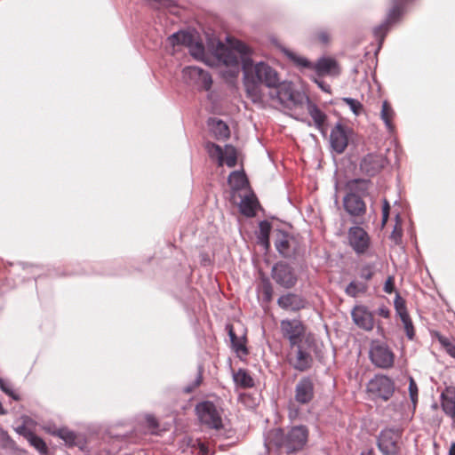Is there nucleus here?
Returning a JSON list of instances; mask_svg holds the SVG:
<instances>
[{
	"label": "nucleus",
	"mask_w": 455,
	"mask_h": 455,
	"mask_svg": "<svg viewBox=\"0 0 455 455\" xmlns=\"http://www.w3.org/2000/svg\"><path fill=\"white\" fill-rule=\"evenodd\" d=\"M388 164L387 159L381 154H368L360 164V169L367 176L373 177L380 172Z\"/></svg>",
	"instance_id": "ddd939ff"
},
{
	"label": "nucleus",
	"mask_w": 455,
	"mask_h": 455,
	"mask_svg": "<svg viewBox=\"0 0 455 455\" xmlns=\"http://www.w3.org/2000/svg\"><path fill=\"white\" fill-rule=\"evenodd\" d=\"M200 422L209 428L220 430L223 427L220 412L212 402L204 401L196 406Z\"/></svg>",
	"instance_id": "423d86ee"
},
{
	"label": "nucleus",
	"mask_w": 455,
	"mask_h": 455,
	"mask_svg": "<svg viewBox=\"0 0 455 455\" xmlns=\"http://www.w3.org/2000/svg\"><path fill=\"white\" fill-rule=\"evenodd\" d=\"M390 212V205L387 199H384L382 207V226H385L387 222Z\"/></svg>",
	"instance_id": "8fccbe9b"
},
{
	"label": "nucleus",
	"mask_w": 455,
	"mask_h": 455,
	"mask_svg": "<svg viewBox=\"0 0 455 455\" xmlns=\"http://www.w3.org/2000/svg\"><path fill=\"white\" fill-rule=\"evenodd\" d=\"M275 246L278 252L284 258L293 257L298 250L296 240L282 231H278L275 235Z\"/></svg>",
	"instance_id": "dca6fc26"
},
{
	"label": "nucleus",
	"mask_w": 455,
	"mask_h": 455,
	"mask_svg": "<svg viewBox=\"0 0 455 455\" xmlns=\"http://www.w3.org/2000/svg\"><path fill=\"white\" fill-rule=\"evenodd\" d=\"M337 68V61L331 58H322L315 64L312 65V69L321 76L331 73L338 74Z\"/></svg>",
	"instance_id": "393cba45"
},
{
	"label": "nucleus",
	"mask_w": 455,
	"mask_h": 455,
	"mask_svg": "<svg viewBox=\"0 0 455 455\" xmlns=\"http://www.w3.org/2000/svg\"><path fill=\"white\" fill-rule=\"evenodd\" d=\"M367 291V285L363 283L351 282L346 288V293L350 297H356L359 293H364Z\"/></svg>",
	"instance_id": "e433bc0d"
},
{
	"label": "nucleus",
	"mask_w": 455,
	"mask_h": 455,
	"mask_svg": "<svg viewBox=\"0 0 455 455\" xmlns=\"http://www.w3.org/2000/svg\"><path fill=\"white\" fill-rule=\"evenodd\" d=\"M308 434V428L303 425L287 430L274 428L268 432L266 444L268 450L275 449L286 454L296 453L306 446Z\"/></svg>",
	"instance_id": "f03ea898"
},
{
	"label": "nucleus",
	"mask_w": 455,
	"mask_h": 455,
	"mask_svg": "<svg viewBox=\"0 0 455 455\" xmlns=\"http://www.w3.org/2000/svg\"><path fill=\"white\" fill-rule=\"evenodd\" d=\"M246 182L245 174L242 172L235 171L228 177L229 185L235 190L243 188Z\"/></svg>",
	"instance_id": "72a5a7b5"
},
{
	"label": "nucleus",
	"mask_w": 455,
	"mask_h": 455,
	"mask_svg": "<svg viewBox=\"0 0 455 455\" xmlns=\"http://www.w3.org/2000/svg\"><path fill=\"white\" fill-rule=\"evenodd\" d=\"M17 433L28 441L35 434L26 426H20L16 429Z\"/></svg>",
	"instance_id": "3c124183"
},
{
	"label": "nucleus",
	"mask_w": 455,
	"mask_h": 455,
	"mask_svg": "<svg viewBox=\"0 0 455 455\" xmlns=\"http://www.w3.org/2000/svg\"><path fill=\"white\" fill-rule=\"evenodd\" d=\"M146 420H147L148 427L149 429L152 430V433H154V434L156 433V430L158 427L157 419L154 416L148 415V416H147Z\"/></svg>",
	"instance_id": "864d4df0"
},
{
	"label": "nucleus",
	"mask_w": 455,
	"mask_h": 455,
	"mask_svg": "<svg viewBox=\"0 0 455 455\" xmlns=\"http://www.w3.org/2000/svg\"><path fill=\"white\" fill-rule=\"evenodd\" d=\"M374 275V266L372 264H365L360 268V277L368 281Z\"/></svg>",
	"instance_id": "37998d69"
},
{
	"label": "nucleus",
	"mask_w": 455,
	"mask_h": 455,
	"mask_svg": "<svg viewBox=\"0 0 455 455\" xmlns=\"http://www.w3.org/2000/svg\"><path fill=\"white\" fill-rule=\"evenodd\" d=\"M262 292H263V295L265 297V299L267 301H270L271 299H272L273 290H272V287H271V285L269 283H266V284L263 285Z\"/></svg>",
	"instance_id": "5fc2aeb1"
},
{
	"label": "nucleus",
	"mask_w": 455,
	"mask_h": 455,
	"mask_svg": "<svg viewBox=\"0 0 455 455\" xmlns=\"http://www.w3.org/2000/svg\"><path fill=\"white\" fill-rule=\"evenodd\" d=\"M307 110L316 128L323 131L327 119L326 115L315 104H309Z\"/></svg>",
	"instance_id": "c85d7f7f"
},
{
	"label": "nucleus",
	"mask_w": 455,
	"mask_h": 455,
	"mask_svg": "<svg viewBox=\"0 0 455 455\" xmlns=\"http://www.w3.org/2000/svg\"><path fill=\"white\" fill-rule=\"evenodd\" d=\"M275 89V92L270 96L273 100H276L283 107L294 108L302 106L305 100V95L292 87L290 82H280Z\"/></svg>",
	"instance_id": "20e7f679"
},
{
	"label": "nucleus",
	"mask_w": 455,
	"mask_h": 455,
	"mask_svg": "<svg viewBox=\"0 0 455 455\" xmlns=\"http://www.w3.org/2000/svg\"><path fill=\"white\" fill-rule=\"evenodd\" d=\"M361 455H375L373 450H369L365 452H363Z\"/></svg>",
	"instance_id": "052dcab7"
},
{
	"label": "nucleus",
	"mask_w": 455,
	"mask_h": 455,
	"mask_svg": "<svg viewBox=\"0 0 455 455\" xmlns=\"http://www.w3.org/2000/svg\"><path fill=\"white\" fill-rule=\"evenodd\" d=\"M317 84H318V85H319V86H320L323 91L328 92V89L324 86V84H323V82H321V83L317 82Z\"/></svg>",
	"instance_id": "e2e57ef3"
},
{
	"label": "nucleus",
	"mask_w": 455,
	"mask_h": 455,
	"mask_svg": "<svg viewBox=\"0 0 455 455\" xmlns=\"http://www.w3.org/2000/svg\"><path fill=\"white\" fill-rule=\"evenodd\" d=\"M259 230L258 234L259 243H260L266 251L270 247L269 235L272 228L271 224L263 220L259 222Z\"/></svg>",
	"instance_id": "c756f323"
},
{
	"label": "nucleus",
	"mask_w": 455,
	"mask_h": 455,
	"mask_svg": "<svg viewBox=\"0 0 455 455\" xmlns=\"http://www.w3.org/2000/svg\"><path fill=\"white\" fill-rule=\"evenodd\" d=\"M409 392L411 399L413 403L417 401L418 398V387L416 382L413 380V379H411L410 385H409Z\"/></svg>",
	"instance_id": "09e8293b"
},
{
	"label": "nucleus",
	"mask_w": 455,
	"mask_h": 455,
	"mask_svg": "<svg viewBox=\"0 0 455 455\" xmlns=\"http://www.w3.org/2000/svg\"><path fill=\"white\" fill-rule=\"evenodd\" d=\"M233 377L235 384L241 387L249 388L254 386L252 378L245 370L239 369L236 372L234 373Z\"/></svg>",
	"instance_id": "2f4dec72"
},
{
	"label": "nucleus",
	"mask_w": 455,
	"mask_h": 455,
	"mask_svg": "<svg viewBox=\"0 0 455 455\" xmlns=\"http://www.w3.org/2000/svg\"><path fill=\"white\" fill-rule=\"evenodd\" d=\"M170 44L173 46L176 45H190L192 43V36L190 34L180 31L169 37Z\"/></svg>",
	"instance_id": "f704fd0d"
},
{
	"label": "nucleus",
	"mask_w": 455,
	"mask_h": 455,
	"mask_svg": "<svg viewBox=\"0 0 455 455\" xmlns=\"http://www.w3.org/2000/svg\"><path fill=\"white\" fill-rule=\"evenodd\" d=\"M204 48L202 44H196L194 47H193V52H192V54L196 57H199V56H202L204 55Z\"/></svg>",
	"instance_id": "6e6d98bb"
},
{
	"label": "nucleus",
	"mask_w": 455,
	"mask_h": 455,
	"mask_svg": "<svg viewBox=\"0 0 455 455\" xmlns=\"http://www.w3.org/2000/svg\"><path fill=\"white\" fill-rule=\"evenodd\" d=\"M192 448H197L199 450L197 455H208L209 449L208 446L203 443L200 439L190 440L188 443Z\"/></svg>",
	"instance_id": "c03bdc74"
},
{
	"label": "nucleus",
	"mask_w": 455,
	"mask_h": 455,
	"mask_svg": "<svg viewBox=\"0 0 455 455\" xmlns=\"http://www.w3.org/2000/svg\"><path fill=\"white\" fill-rule=\"evenodd\" d=\"M354 323L364 331H371L374 327L373 315L365 306H355L351 312Z\"/></svg>",
	"instance_id": "a211bd4d"
},
{
	"label": "nucleus",
	"mask_w": 455,
	"mask_h": 455,
	"mask_svg": "<svg viewBox=\"0 0 455 455\" xmlns=\"http://www.w3.org/2000/svg\"><path fill=\"white\" fill-rule=\"evenodd\" d=\"M441 406L443 412L455 423V387H448L441 394Z\"/></svg>",
	"instance_id": "4be33fe9"
},
{
	"label": "nucleus",
	"mask_w": 455,
	"mask_h": 455,
	"mask_svg": "<svg viewBox=\"0 0 455 455\" xmlns=\"http://www.w3.org/2000/svg\"><path fill=\"white\" fill-rule=\"evenodd\" d=\"M259 201L254 194L244 196L240 204V211L246 217H254Z\"/></svg>",
	"instance_id": "a878e982"
},
{
	"label": "nucleus",
	"mask_w": 455,
	"mask_h": 455,
	"mask_svg": "<svg viewBox=\"0 0 455 455\" xmlns=\"http://www.w3.org/2000/svg\"><path fill=\"white\" fill-rule=\"evenodd\" d=\"M287 360L290 365L299 371H307L312 367L313 357L312 355L302 349L300 344L294 348L290 347V352L287 355Z\"/></svg>",
	"instance_id": "9b49d317"
},
{
	"label": "nucleus",
	"mask_w": 455,
	"mask_h": 455,
	"mask_svg": "<svg viewBox=\"0 0 455 455\" xmlns=\"http://www.w3.org/2000/svg\"><path fill=\"white\" fill-rule=\"evenodd\" d=\"M54 435L63 439L68 445L75 444L76 440V434L68 428H60L54 432Z\"/></svg>",
	"instance_id": "4c0bfd02"
},
{
	"label": "nucleus",
	"mask_w": 455,
	"mask_h": 455,
	"mask_svg": "<svg viewBox=\"0 0 455 455\" xmlns=\"http://www.w3.org/2000/svg\"><path fill=\"white\" fill-rule=\"evenodd\" d=\"M31 446L37 450L41 454L47 453V445L44 441L36 434L28 441Z\"/></svg>",
	"instance_id": "ea45409f"
},
{
	"label": "nucleus",
	"mask_w": 455,
	"mask_h": 455,
	"mask_svg": "<svg viewBox=\"0 0 455 455\" xmlns=\"http://www.w3.org/2000/svg\"><path fill=\"white\" fill-rule=\"evenodd\" d=\"M277 304L286 311L297 312L306 307V300L300 295L287 293L277 299Z\"/></svg>",
	"instance_id": "412c9836"
},
{
	"label": "nucleus",
	"mask_w": 455,
	"mask_h": 455,
	"mask_svg": "<svg viewBox=\"0 0 455 455\" xmlns=\"http://www.w3.org/2000/svg\"><path fill=\"white\" fill-rule=\"evenodd\" d=\"M205 148L210 157L216 158L218 165L222 166L224 164V152L222 148L212 142H208Z\"/></svg>",
	"instance_id": "473e14b6"
},
{
	"label": "nucleus",
	"mask_w": 455,
	"mask_h": 455,
	"mask_svg": "<svg viewBox=\"0 0 455 455\" xmlns=\"http://www.w3.org/2000/svg\"><path fill=\"white\" fill-rule=\"evenodd\" d=\"M184 77L201 90L208 91L212 84L210 74L198 67H188L183 69Z\"/></svg>",
	"instance_id": "f8f14e48"
},
{
	"label": "nucleus",
	"mask_w": 455,
	"mask_h": 455,
	"mask_svg": "<svg viewBox=\"0 0 455 455\" xmlns=\"http://www.w3.org/2000/svg\"><path fill=\"white\" fill-rule=\"evenodd\" d=\"M378 315L379 316H381V317H384V318H389L390 317V311H389V309L386 306H383V307H380L378 309Z\"/></svg>",
	"instance_id": "4d7b16f0"
},
{
	"label": "nucleus",
	"mask_w": 455,
	"mask_h": 455,
	"mask_svg": "<svg viewBox=\"0 0 455 455\" xmlns=\"http://www.w3.org/2000/svg\"><path fill=\"white\" fill-rule=\"evenodd\" d=\"M343 100L347 103V105L350 108L355 115L359 116L363 112V106L357 100L345 98Z\"/></svg>",
	"instance_id": "79ce46f5"
},
{
	"label": "nucleus",
	"mask_w": 455,
	"mask_h": 455,
	"mask_svg": "<svg viewBox=\"0 0 455 455\" xmlns=\"http://www.w3.org/2000/svg\"><path fill=\"white\" fill-rule=\"evenodd\" d=\"M208 125L215 137L219 140H225L230 137V130L226 123L218 118H211Z\"/></svg>",
	"instance_id": "b1692460"
},
{
	"label": "nucleus",
	"mask_w": 455,
	"mask_h": 455,
	"mask_svg": "<svg viewBox=\"0 0 455 455\" xmlns=\"http://www.w3.org/2000/svg\"><path fill=\"white\" fill-rule=\"evenodd\" d=\"M378 447L385 455H394L398 451L397 435L392 429L382 430L378 438Z\"/></svg>",
	"instance_id": "6ab92c4d"
},
{
	"label": "nucleus",
	"mask_w": 455,
	"mask_h": 455,
	"mask_svg": "<svg viewBox=\"0 0 455 455\" xmlns=\"http://www.w3.org/2000/svg\"><path fill=\"white\" fill-rule=\"evenodd\" d=\"M201 382H202V377L200 375L196 381L195 387H198L201 384Z\"/></svg>",
	"instance_id": "680f3d73"
},
{
	"label": "nucleus",
	"mask_w": 455,
	"mask_h": 455,
	"mask_svg": "<svg viewBox=\"0 0 455 455\" xmlns=\"http://www.w3.org/2000/svg\"><path fill=\"white\" fill-rule=\"evenodd\" d=\"M343 205L348 214L355 217L363 216L366 212V204L359 195L347 193L343 199Z\"/></svg>",
	"instance_id": "aec40b11"
},
{
	"label": "nucleus",
	"mask_w": 455,
	"mask_h": 455,
	"mask_svg": "<svg viewBox=\"0 0 455 455\" xmlns=\"http://www.w3.org/2000/svg\"><path fill=\"white\" fill-rule=\"evenodd\" d=\"M351 129L340 123H338L331 132L330 141L332 149L342 154L348 145V136Z\"/></svg>",
	"instance_id": "4468645a"
},
{
	"label": "nucleus",
	"mask_w": 455,
	"mask_h": 455,
	"mask_svg": "<svg viewBox=\"0 0 455 455\" xmlns=\"http://www.w3.org/2000/svg\"><path fill=\"white\" fill-rule=\"evenodd\" d=\"M349 245L357 254H365L371 246V237L361 227H352L348 230Z\"/></svg>",
	"instance_id": "9d476101"
},
{
	"label": "nucleus",
	"mask_w": 455,
	"mask_h": 455,
	"mask_svg": "<svg viewBox=\"0 0 455 455\" xmlns=\"http://www.w3.org/2000/svg\"><path fill=\"white\" fill-rule=\"evenodd\" d=\"M330 34L327 30H319L315 34V40L320 44H327L330 41Z\"/></svg>",
	"instance_id": "de8ad7c7"
},
{
	"label": "nucleus",
	"mask_w": 455,
	"mask_h": 455,
	"mask_svg": "<svg viewBox=\"0 0 455 455\" xmlns=\"http://www.w3.org/2000/svg\"><path fill=\"white\" fill-rule=\"evenodd\" d=\"M243 84L248 98L255 103L262 101L263 93L260 83L250 76L243 75Z\"/></svg>",
	"instance_id": "5701e85b"
},
{
	"label": "nucleus",
	"mask_w": 455,
	"mask_h": 455,
	"mask_svg": "<svg viewBox=\"0 0 455 455\" xmlns=\"http://www.w3.org/2000/svg\"><path fill=\"white\" fill-rule=\"evenodd\" d=\"M383 290L388 294H391L395 291V279L393 276L387 277L385 282Z\"/></svg>",
	"instance_id": "603ef678"
},
{
	"label": "nucleus",
	"mask_w": 455,
	"mask_h": 455,
	"mask_svg": "<svg viewBox=\"0 0 455 455\" xmlns=\"http://www.w3.org/2000/svg\"><path fill=\"white\" fill-rule=\"evenodd\" d=\"M367 391L376 398L387 401L394 394L395 385L388 377L377 375L369 381Z\"/></svg>",
	"instance_id": "1a4fd4ad"
},
{
	"label": "nucleus",
	"mask_w": 455,
	"mask_h": 455,
	"mask_svg": "<svg viewBox=\"0 0 455 455\" xmlns=\"http://www.w3.org/2000/svg\"><path fill=\"white\" fill-rule=\"evenodd\" d=\"M403 229L401 224L398 222L395 224L391 235L390 239L395 243L400 244L402 242Z\"/></svg>",
	"instance_id": "a18cd8bd"
},
{
	"label": "nucleus",
	"mask_w": 455,
	"mask_h": 455,
	"mask_svg": "<svg viewBox=\"0 0 455 455\" xmlns=\"http://www.w3.org/2000/svg\"><path fill=\"white\" fill-rule=\"evenodd\" d=\"M369 357L376 367L390 369L394 366L395 355L387 345L374 340L371 344Z\"/></svg>",
	"instance_id": "0eeeda50"
},
{
	"label": "nucleus",
	"mask_w": 455,
	"mask_h": 455,
	"mask_svg": "<svg viewBox=\"0 0 455 455\" xmlns=\"http://www.w3.org/2000/svg\"><path fill=\"white\" fill-rule=\"evenodd\" d=\"M404 12V3L403 0H394L391 8L388 10L385 20L373 28V35L379 43L382 45L385 37L390 28L397 23Z\"/></svg>",
	"instance_id": "39448f33"
},
{
	"label": "nucleus",
	"mask_w": 455,
	"mask_h": 455,
	"mask_svg": "<svg viewBox=\"0 0 455 455\" xmlns=\"http://www.w3.org/2000/svg\"><path fill=\"white\" fill-rule=\"evenodd\" d=\"M395 308L403 323L406 336L409 339L412 340L415 336V329L411 316L407 311L406 302L399 294H396L395 299Z\"/></svg>",
	"instance_id": "f3484780"
},
{
	"label": "nucleus",
	"mask_w": 455,
	"mask_h": 455,
	"mask_svg": "<svg viewBox=\"0 0 455 455\" xmlns=\"http://www.w3.org/2000/svg\"><path fill=\"white\" fill-rule=\"evenodd\" d=\"M368 180L363 179H355L349 180L347 183V189L348 193H353L354 195H363L368 189Z\"/></svg>",
	"instance_id": "7c9ffc66"
},
{
	"label": "nucleus",
	"mask_w": 455,
	"mask_h": 455,
	"mask_svg": "<svg viewBox=\"0 0 455 455\" xmlns=\"http://www.w3.org/2000/svg\"><path fill=\"white\" fill-rule=\"evenodd\" d=\"M273 279L284 288H291L296 284L297 277L292 268L286 263L278 262L272 270Z\"/></svg>",
	"instance_id": "2eb2a0df"
},
{
	"label": "nucleus",
	"mask_w": 455,
	"mask_h": 455,
	"mask_svg": "<svg viewBox=\"0 0 455 455\" xmlns=\"http://www.w3.org/2000/svg\"><path fill=\"white\" fill-rule=\"evenodd\" d=\"M395 113L391 106V104L387 100H384L382 103V108L380 111V118L385 123V125L389 132H393L395 131L394 118Z\"/></svg>",
	"instance_id": "bb28decb"
},
{
	"label": "nucleus",
	"mask_w": 455,
	"mask_h": 455,
	"mask_svg": "<svg viewBox=\"0 0 455 455\" xmlns=\"http://www.w3.org/2000/svg\"><path fill=\"white\" fill-rule=\"evenodd\" d=\"M438 341L442 347L445 349L446 353L455 359V345L452 344L449 339L444 336H438Z\"/></svg>",
	"instance_id": "a19ab883"
},
{
	"label": "nucleus",
	"mask_w": 455,
	"mask_h": 455,
	"mask_svg": "<svg viewBox=\"0 0 455 455\" xmlns=\"http://www.w3.org/2000/svg\"><path fill=\"white\" fill-rule=\"evenodd\" d=\"M0 389L15 401H20L21 399L19 393L13 389L12 385L8 380L2 378H0Z\"/></svg>",
	"instance_id": "58836bf2"
},
{
	"label": "nucleus",
	"mask_w": 455,
	"mask_h": 455,
	"mask_svg": "<svg viewBox=\"0 0 455 455\" xmlns=\"http://www.w3.org/2000/svg\"><path fill=\"white\" fill-rule=\"evenodd\" d=\"M228 335L230 338V341H231L233 349L236 353H242L243 355H247L248 349L246 348V346H245V337L244 336L238 337L235 333L234 327L232 325H228Z\"/></svg>",
	"instance_id": "cd10ccee"
},
{
	"label": "nucleus",
	"mask_w": 455,
	"mask_h": 455,
	"mask_svg": "<svg viewBox=\"0 0 455 455\" xmlns=\"http://www.w3.org/2000/svg\"><path fill=\"white\" fill-rule=\"evenodd\" d=\"M251 52V49L242 41L232 40L224 62L228 66H237L241 62L243 75L251 76L268 88L276 87L280 80L278 72L266 62L253 64Z\"/></svg>",
	"instance_id": "f257e3e1"
},
{
	"label": "nucleus",
	"mask_w": 455,
	"mask_h": 455,
	"mask_svg": "<svg viewBox=\"0 0 455 455\" xmlns=\"http://www.w3.org/2000/svg\"><path fill=\"white\" fill-rule=\"evenodd\" d=\"M288 56L298 66H300V67H303V68H312V65L313 64L310 63L307 59H305L303 57L297 56L294 53H289Z\"/></svg>",
	"instance_id": "49530a36"
},
{
	"label": "nucleus",
	"mask_w": 455,
	"mask_h": 455,
	"mask_svg": "<svg viewBox=\"0 0 455 455\" xmlns=\"http://www.w3.org/2000/svg\"><path fill=\"white\" fill-rule=\"evenodd\" d=\"M6 414V411L4 410L2 403L0 402V415H4Z\"/></svg>",
	"instance_id": "bf43d9fd"
},
{
	"label": "nucleus",
	"mask_w": 455,
	"mask_h": 455,
	"mask_svg": "<svg viewBox=\"0 0 455 455\" xmlns=\"http://www.w3.org/2000/svg\"><path fill=\"white\" fill-rule=\"evenodd\" d=\"M224 152V164L228 167H235L237 163V152L235 147L226 145Z\"/></svg>",
	"instance_id": "c9c22d12"
},
{
	"label": "nucleus",
	"mask_w": 455,
	"mask_h": 455,
	"mask_svg": "<svg viewBox=\"0 0 455 455\" xmlns=\"http://www.w3.org/2000/svg\"><path fill=\"white\" fill-rule=\"evenodd\" d=\"M315 398V383L309 377L301 378L294 388V402L289 404V418L295 419L299 414V409L296 407L295 403L299 405H307Z\"/></svg>",
	"instance_id": "7ed1b4c3"
},
{
	"label": "nucleus",
	"mask_w": 455,
	"mask_h": 455,
	"mask_svg": "<svg viewBox=\"0 0 455 455\" xmlns=\"http://www.w3.org/2000/svg\"><path fill=\"white\" fill-rule=\"evenodd\" d=\"M280 330L283 337L289 340L290 347L294 348L302 342L307 328L300 320L284 319L280 322Z\"/></svg>",
	"instance_id": "6e6552de"
},
{
	"label": "nucleus",
	"mask_w": 455,
	"mask_h": 455,
	"mask_svg": "<svg viewBox=\"0 0 455 455\" xmlns=\"http://www.w3.org/2000/svg\"><path fill=\"white\" fill-rule=\"evenodd\" d=\"M449 455H455V443L451 445Z\"/></svg>",
	"instance_id": "13d9d810"
}]
</instances>
